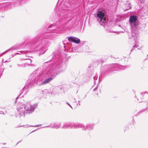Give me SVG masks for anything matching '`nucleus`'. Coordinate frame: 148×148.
Instances as JSON below:
<instances>
[{
  "label": "nucleus",
  "instance_id": "f257e3e1",
  "mask_svg": "<svg viewBox=\"0 0 148 148\" xmlns=\"http://www.w3.org/2000/svg\"><path fill=\"white\" fill-rule=\"evenodd\" d=\"M57 69H51L44 71L43 73L37 77V84L43 85L50 82L58 74Z\"/></svg>",
  "mask_w": 148,
  "mask_h": 148
},
{
  "label": "nucleus",
  "instance_id": "f03ea898",
  "mask_svg": "<svg viewBox=\"0 0 148 148\" xmlns=\"http://www.w3.org/2000/svg\"><path fill=\"white\" fill-rule=\"evenodd\" d=\"M37 107L36 104H31L27 102L23 105L19 104L17 108V110L19 117L24 116L25 114H30L33 112Z\"/></svg>",
  "mask_w": 148,
  "mask_h": 148
},
{
  "label": "nucleus",
  "instance_id": "7ed1b4c3",
  "mask_svg": "<svg viewBox=\"0 0 148 148\" xmlns=\"http://www.w3.org/2000/svg\"><path fill=\"white\" fill-rule=\"evenodd\" d=\"M137 18L136 16L132 15L129 18V22L130 25L132 27V35L134 38V37H137L138 36V34L137 33L136 34L135 33V32H134V30L136 27L137 25Z\"/></svg>",
  "mask_w": 148,
  "mask_h": 148
},
{
  "label": "nucleus",
  "instance_id": "20e7f679",
  "mask_svg": "<svg viewBox=\"0 0 148 148\" xmlns=\"http://www.w3.org/2000/svg\"><path fill=\"white\" fill-rule=\"evenodd\" d=\"M96 15L98 18V20L100 21V24L102 26H104L106 25L107 19L105 17V12L103 10L97 12Z\"/></svg>",
  "mask_w": 148,
  "mask_h": 148
},
{
  "label": "nucleus",
  "instance_id": "39448f33",
  "mask_svg": "<svg viewBox=\"0 0 148 148\" xmlns=\"http://www.w3.org/2000/svg\"><path fill=\"white\" fill-rule=\"evenodd\" d=\"M59 5L60 8H64V7L68 8L70 5V3L66 1H63V0H59L57 5Z\"/></svg>",
  "mask_w": 148,
  "mask_h": 148
},
{
  "label": "nucleus",
  "instance_id": "423d86ee",
  "mask_svg": "<svg viewBox=\"0 0 148 148\" xmlns=\"http://www.w3.org/2000/svg\"><path fill=\"white\" fill-rule=\"evenodd\" d=\"M48 45L49 43L48 41L47 40L44 39L42 40L38 45V48H42V49H43L48 46Z\"/></svg>",
  "mask_w": 148,
  "mask_h": 148
},
{
  "label": "nucleus",
  "instance_id": "0eeeda50",
  "mask_svg": "<svg viewBox=\"0 0 148 148\" xmlns=\"http://www.w3.org/2000/svg\"><path fill=\"white\" fill-rule=\"evenodd\" d=\"M68 40L69 41H72V42L77 43H79L80 42V40L77 38L71 36L68 38Z\"/></svg>",
  "mask_w": 148,
  "mask_h": 148
},
{
  "label": "nucleus",
  "instance_id": "6e6552de",
  "mask_svg": "<svg viewBox=\"0 0 148 148\" xmlns=\"http://www.w3.org/2000/svg\"><path fill=\"white\" fill-rule=\"evenodd\" d=\"M73 123H67L64 124L63 127H62L63 128H73Z\"/></svg>",
  "mask_w": 148,
  "mask_h": 148
},
{
  "label": "nucleus",
  "instance_id": "1a4fd4ad",
  "mask_svg": "<svg viewBox=\"0 0 148 148\" xmlns=\"http://www.w3.org/2000/svg\"><path fill=\"white\" fill-rule=\"evenodd\" d=\"M82 127V124L79 123H75L73 124V128H81Z\"/></svg>",
  "mask_w": 148,
  "mask_h": 148
},
{
  "label": "nucleus",
  "instance_id": "9d476101",
  "mask_svg": "<svg viewBox=\"0 0 148 148\" xmlns=\"http://www.w3.org/2000/svg\"><path fill=\"white\" fill-rule=\"evenodd\" d=\"M89 126H85L84 125L82 124V127H81L82 128L83 130H86L88 129V130H90L92 128V126L91 127V126L89 127Z\"/></svg>",
  "mask_w": 148,
  "mask_h": 148
},
{
  "label": "nucleus",
  "instance_id": "9b49d317",
  "mask_svg": "<svg viewBox=\"0 0 148 148\" xmlns=\"http://www.w3.org/2000/svg\"><path fill=\"white\" fill-rule=\"evenodd\" d=\"M135 42L136 43L133 46V47L131 51L134 50L135 48L139 46V45H138V41H136V40Z\"/></svg>",
  "mask_w": 148,
  "mask_h": 148
},
{
  "label": "nucleus",
  "instance_id": "f8f14e48",
  "mask_svg": "<svg viewBox=\"0 0 148 148\" xmlns=\"http://www.w3.org/2000/svg\"><path fill=\"white\" fill-rule=\"evenodd\" d=\"M60 124L59 123L58 124H54V126H53L52 127L53 128H55L56 129H58L59 127H60Z\"/></svg>",
  "mask_w": 148,
  "mask_h": 148
},
{
  "label": "nucleus",
  "instance_id": "ddd939ff",
  "mask_svg": "<svg viewBox=\"0 0 148 148\" xmlns=\"http://www.w3.org/2000/svg\"><path fill=\"white\" fill-rule=\"evenodd\" d=\"M53 28V30H55V29H56L57 27V26H55V25L54 24H52V25H51L49 27V28H53Z\"/></svg>",
  "mask_w": 148,
  "mask_h": 148
},
{
  "label": "nucleus",
  "instance_id": "4468645a",
  "mask_svg": "<svg viewBox=\"0 0 148 148\" xmlns=\"http://www.w3.org/2000/svg\"><path fill=\"white\" fill-rule=\"evenodd\" d=\"M143 95L145 96H148V94H147L145 92H142L140 94V97H142Z\"/></svg>",
  "mask_w": 148,
  "mask_h": 148
},
{
  "label": "nucleus",
  "instance_id": "2eb2a0df",
  "mask_svg": "<svg viewBox=\"0 0 148 148\" xmlns=\"http://www.w3.org/2000/svg\"><path fill=\"white\" fill-rule=\"evenodd\" d=\"M20 47V46H14L12 48V49H16Z\"/></svg>",
  "mask_w": 148,
  "mask_h": 148
},
{
  "label": "nucleus",
  "instance_id": "dca6fc26",
  "mask_svg": "<svg viewBox=\"0 0 148 148\" xmlns=\"http://www.w3.org/2000/svg\"><path fill=\"white\" fill-rule=\"evenodd\" d=\"M67 103L68 105H69V106H70V107L71 108H72V107L71 106V105H70L69 103Z\"/></svg>",
  "mask_w": 148,
  "mask_h": 148
},
{
  "label": "nucleus",
  "instance_id": "f3484780",
  "mask_svg": "<svg viewBox=\"0 0 148 148\" xmlns=\"http://www.w3.org/2000/svg\"><path fill=\"white\" fill-rule=\"evenodd\" d=\"M23 52V51H21L19 52V53H17V54H21V53H22Z\"/></svg>",
  "mask_w": 148,
  "mask_h": 148
},
{
  "label": "nucleus",
  "instance_id": "a211bd4d",
  "mask_svg": "<svg viewBox=\"0 0 148 148\" xmlns=\"http://www.w3.org/2000/svg\"><path fill=\"white\" fill-rule=\"evenodd\" d=\"M97 87L96 88H95L94 90H93V91H94L95 90H97Z\"/></svg>",
  "mask_w": 148,
  "mask_h": 148
},
{
  "label": "nucleus",
  "instance_id": "6ab92c4d",
  "mask_svg": "<svg viewBox=\"0 0 148 148\" xmlns=\"http://www.w3.org/2000/svg\"><path fill=\"white\" fill-rule=\"evenodd\" d=\"M39 125L41 126V125H36V126H36V127H38L39 126Z\"/></svg>",
  "mask_w": 148,
  "mask_h": 148
},
{
  "label": "nucleus",
  "instance_id": "aec40b11",
  "mask_svg": "<svg viewBox=\"0 0 148 148\" xmlns=\"http://www.w3.org/2000/svg\"><path fill=\"white\" fill-rule=\"evenodd\" d=\"M45 51H44V52H43L42 53H41V54H43V53H45ZM40 54H41V53H40L39 54H40Z\"/></svg>",
  "mask_w": 148,
  "mask_h": 148
},
{
  "label": "nucleus",
  "instance_id": "412c9836",
  "mask_svg": "<svg viewBox=\"0 0 148 148\" xmlns=\"http://www.w3.org/2000/svg\"><path fill=\"white\" fill-rule=\"evenodd\" d=\"M74 101H75L76 102V100H75V99H74Z\"/></svg>",
  "mask_w": 148,
  "mask_h": 148
},
{
  "label": "nucleus",
  "instance_id": "4be33fe9",
  "mask_svg": "<svg viewBox=\"0 0 148 148\" xmlns=\"http://www.w3.org/2000/svg\"><path fill=\"white\" fill-rule=\"evenodd\" d=\"M129 7H130V8H129V9L131 8V7H130V6H129Z\"/></svg>",
  "mask_w": 148,
  "mask_h": 148
},
{
  "label": "nucleus",
  "instance_id": "5701e85b",
  "mask_svg": "<svg viewBox=\"0 0 148 148\" xmlns=\"http://www.w3.org/2000/svg\"><path fill=\"white\" fill-rule=\"evenodd\" d=\"M116 65V66H118V65H116H116Z\"/></svg>",
  "mask_w": 148,
  "mask_h": 148
},
{
  "label": "nucleus",
  "instance_id": "b1692460",
  "mask_svg": "<svg viewBox=\"0 0 148 148\" xmlns=\"http://www.w3.org/2000/svg\"><path fill=\"white\" fill-rule=\"evenodd\" d=\"M143 0H139V1H142Z\"/></svg>",
  "mask_w": 148,
  "mask_h": 148
},
{
  "label": "nucleus",
  "instance_id": "393cba45",
  "mask_svg": "<svg viewBox=\"0 0 148 148\" xmlns=\"http://www.w3.org/2000/svg\"><path fill=\"white\" fill-rule=\"evenodd\" d=\"M147 56H148V54Z\"/></svg>",
  "mask_w": 148,
  "mask_h": 148
}]
</instances>
